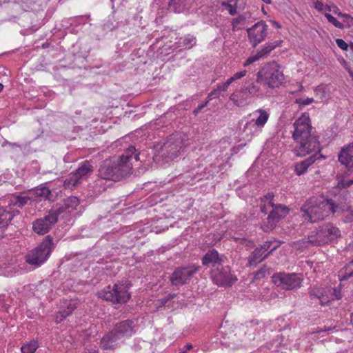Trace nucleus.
<instances>
[{
	"label": "nucleus",
	"instance_id": "f257e3e1",
	"mask_svg": "<svg viewBox=\"0 0 353 353\" xmlns=\"http://www.w3.org/2000/svg\"><path fill=\"white\" fill-rule=\"evenodd\" d=\"M294 127L292 138L297 144L293 150L294 153L298 157H305L312 152L315 153L295 164L294 170L296 174L301 175L312 164L326 157L323 154H319L321 151L319 137L312 131L313 128L308 113L302 114L294 123Z\"/></svg>",
	"mask_w": 353,
	"mask_h": 353
},
{
	"label": "nucleus",
	"instance_id": "f03ea898",
	"mask_svg": "<svg viewBox=\"0 0 353 353\" xmlns=\"http://www.w3.org/2000/svg\"><path fill=\"white\" fill-rule=\"evenodd\" d=\"M136 148L130 145L117 160L105 159L102 161L98 170V176L102 179L119 181L130 175L132 170L130 160L134 157L139 160L140 154H135Z\"/></svg>",
	"mask_w": 353,
	"mask_h": 353
},
{
	"label": "nucleus",
	"instance_id": "7ed1b4c3",
	"mask_svg": "<svg viewBox=\"0 0 353 353\" xmlns=\"http://www.w3.org/2000/svg\"><path fill=\"white\" fill-rule=\"evenodd\" d=\"M329 199L323 195L312 196L301 208L303 217L310 223H316L327 217L333 209Z\"/></svg>",
	"mask_w": 353,
	"mask_h": 353
},
{
	"label": "nucleus",
	"instance_id": "20e7f679",
	"mask_svg": "<svg viewBox=\"0 0 353 353\" xmlns=\"http://www.w3.org/2000/svg\"><path fill=\"white\" fill-rule=\"evenodd\" d=\"M54 248L53 238L48 235L38 246L28 252L25 256L26 262L34 267H39L48 260Z\"/></svg>",
	"mask_w": 353,
	"mask_h": 353
},
{
	"label": "nucleus",
	"instance_id": "39448f33",
	"mask_svg": "<svg viewBox=\"0 0 353 353\" xmlns=\"http://www.w3.org/2000/svg\"><path fill=\"white\" fill-rule=\"evenodd\" d=\"M185 134L176 133L167 137L165 141L157 148L158 156L168 162L177 157L184 146Z\"/></svg>",
	"mask_w": 353,
	"mask_h": 353
},
{
	"label": "nucleus",
	"instance_id": "423d86ee",
	"mask_svg": "<svg viewBox=\"0 0 353 353\" xmlns=\"http://www.w3.org/2000/svg\"><path fill=\"white\" fill-rule=\"evenodd\" d=\"M283 80L284 75L274 61L268 63L257 72L256 82H263L271 88H278Z\"/></svg>",
	"mask_w": 353,
	"mask_h": 353
},
{
	"label": "nucleus",
	"instance_id": "0eeeda50",
	"mask_svg": "<svg viewBox=\"0 0 353 353\" xmlns=\"http://www.w3.org/2000/svg\"><path fill=\"white\" fill-rule=\"evenodd\" d=\"M314 232L308 236V242L313 246L323 245L341 236V231L332 223L319 226Z\"/></svg>",
	"mask_w": 353,
	"mask_h": 353
},
{
	"label": "nucleus",
	"instance_id": "6e6552de",
	"mask_svg": "<svg viewBox=\"0 0 353 353\" xmlns=\"http://www.w3.org/2000/svg\"><path fill=\"white\" fill-rule=\"evenodd\" d=\"M130 285L128 284H114L108 285L103 290L99 292V296L112 303H125L130 300L131 296L128 292Z\"/></svg>",
	"mask_w": 353,
	"mask_h": 353
},
{
	"label": "nucleus",
	"instance_id": "1a4fd4ad",
	"mask_svg": "<svg viewBox=\"0 0 353 353\" xmlns=\"http://www.w3.org/2000/svg\"><path fill=\"white\" fill-rule=\"evenodd\" d=\"M350 194L347 190H342L334 196V199H329L330 204H332V213H345L343 221L345 223L353 221V209H352Z\"/></svg>",
	"mask_w": 353,
	"mask_h": 353
},
{
	"label": "nucleus",
	"instance_id": "9d476101",
	"mask_svg": "<svg viewBox=\"0 0 353 353\" xmlns=\"http://www.w3.org/2000/svg\"><path fill=\"white\" fill-rule=\"evenodd\" d=\"M199 268V266L194 264L176 268L170 276V281L172 285L181 286L188 283Z\"/></svg>",
	"mask_w": 353,
	"mask_h": 353
},
{
	"label": "nucleus",
	"instance_id": "9b49d317",
	"mask_svg": "<svg viewBox=\"0 0 353 353\" xmlns=\"http://www.w3.org/2000/svg\"><path fill=\"white\" fill-rule=\"evenodd\" d=\"M272 279L275 285L281 286L283 289L288 290L299 288L302 282L301 276L295 273L279 272L274 274Z\"/></svg>",
	"mask_w": 353,
	"mask_h": 353
},
{
	"label": "nucleus",
	"instance_id": "f8f14e48",
	"mask_svg": "<svg viewBox=\"0 0 353 353\" xmlns=\"http://www.w3.org/2000/svg\"><path fill=\"white\" fill-rule=\"evenodd\" d=\"M268 206L272 208L268 218L266 227L268 229H274L280 220L284 219L289 213L290 209L284 205H275L273 202L269 201Z\"/></svg>",
	"mask_w": 353,
	"mask_h": 353
},
{
	"label": "nucleus",
	"instance_id": "ddd939ff",
	"mask_svg": "<svg viewBox=\"0 0 353 353\" xmlns=\"http://www.w3.org/2000/svg\"><path fill=\"white\" fill-rule=\"evenodd\" d=\"M250 43L252 47L263 41L268 34V26L263 21H260L251 28H246Z\"/></svg>",
	"mask_w": 353,
	"mask_h": 353
},
{
	"label": "nucleus",
	"instance_id": "4468645a",
	"mask_svg": "<svg viewBox=\"0 0 353 353\" xmlns=\"http://www.w3.org/2000/svg\"><path fill=\"white\" fill-rule=\"evenodd\" d=\"M212 279L213 282L219 286H230L237 280L236 276L231 274L230 268L228 265L213 271Z\"/></svg>",
	"mask_w": 353,
	"mask_h": 353
},
{
	"label": "nucleus",
	"instance_id": "2eb2a0df",
	"mask_svg": "<svg viewBox=\"0 0 353 353\" xmlns=\"http://www.w3.org/2000/svg\"><path fill=\"white\" fill-rule=\"evenodd\" d=\"M226 257L223 254H220L216 250H208L202 257V264L205 267H213L219 268L224 263Z\"/></svg>",
	"mask_w": 353,
	"mask_h": 353
},
{
	"label": "nucleus",
	"instance_id": "dca6fc26",
	"mask_svg": "<svg viewBox=\"0 0 353 353\" xmlns=\"http://www.w3.org/2000/svg\"><path fill=\"white\" fill-rule=\"evenodd\" d=\"M55 224L54 219L47 214L42 218L37 219L32 223V229L35 233L43 235L48 233Z\"/></svg>",
	"mask_w": 353,
	"mask_h": 353
},
{
	"label": "nucleus",
	"instance_id": "f3484780",
	"mask_svg": "<svg viewBox=\"0 0 353 353\" xmlns=\"http://www.w3.org/2000/svg\"><path fill=\"white\" fill-rule=\"evenodd\" d=\"M134 321L130 319L117 323L112 329L121 339L128 338L134 333Z\"/></svg>",
	"mask_w": 353,
	"mask_h": 353
},
{
	"label": "nucleus",
	"instance_id": "a211bd4d",
	"mask_svg": "<svg viewBox=\"0 0 353 353\" xmlns=\"http://www.w3.org/2000/svg\"><path fill=\"white\" fill-rule=\"evenodd\" d=\"M243 77V71H239L235 73L232 77L229 78L225 82L219 83L216 85V88L213 90L208 95V98L211 99L212 97H218L221 91H225L228 90V86L237 79H240Z\"/></svg>",
	"mask_w": 353,
	"mask_h": 353
},
{
	"label": "nucleus",
	"instance_id": "6ab92c4d",
	"mask_svg": "<svg viewBox=\"0 0 353 353\" xmlns=\"http://www.w3.org/2000/svg\"><path fill=\"white\" fill-rule=\"evenodd\" d=\"M120 340L119 336L112 330L103 336L100 345L104 350L114 349L117 346Z\"/></svg>",
	"mask_w": 353,
	"mask_h": 353
},
{
	"label": "nucleus",
	"instance_id": "aec40b11",
	"mask_svg": "<svg viewBox=\"0 0 353 353\" xmlns=\"http://www.w3.org/2000/svg\"><path fill=\"white\" fill-rule=\"evenodd\" d=\"M278 246H276L268 251L265 254L261 252V249L256 248L254 250V251L251 253L250 256L248 258V266H256L258 263L261 262L263 260L266 259L274 250L277 248Z\"/></svg>",
	"mask_w": 353,
	"mask_h": 353
},
{
	"label": "nucleus",
	"instance_id": "412c9836",
	"mask_svg": "<svg viewBox=\"0 0 353 353\" xmlns=\"http://www.w3.org/2000/svg\"><path fill=\"white\" fill-rule=\"evenodd\" d=\"M345 165V170L344 171L343 176L349 177L352 176L351 179L346 180L344 179L339 180L337 188H346L353 184V162L350 163L343 164Z\"/></svg>",
	"mask_w": 353,
	"mask_h": 353
},
{
	"label": "nucleus",
	"instance_id": "4be33fe9",
	"mask_svg": "<svg viewBox=\"0 0 353 353\" xmlns=\"http://www.w3.org/2000/svg\"><path fill=\"white\" fill-rule=\"evenodd\" d=\"M32 200H50L52 196L51 191L46 186L37 188L30 193Z\"/></svg>",
	"mask_w": 353,
	"mask_h": 353
},
{
	"label": "nucleus",
	"instance_id": "5701e85b",
	"mask_svg": "<svg viewBox=\"0 0 353 353\" xmlns=\"http://www.w3.org/2000/svg\"><path fill=\"white\" fill-rule=\"evenodd\" d=\"M353 161V142L343 147L339 154V161L341 164L350 163Z\"/></svg>",
	"mask_w": 353,
	"mask_h": 353
},
{
	"label": "nucleus",
	"instance_id": "b1692460",
	"mask_svg": "<svg viewBox=\"0 0 353 353\" xmlns=\"http://www.w3.org/2000/svg\"><path fill=\"white\" fill-rule=\"evenodd\" d=\"M16 214H19V211L7 210L3 207H0V228L8 226Z\"/></svg>",
	"mask_w": 353,
	"mask_h": 353
},
{
	"label": "nucleus",
	"instance_id": "393cba45",
	"mask_svg": "<svg viewBox=\"0 0 353 353\" xmlns=\"http://www.w3.org/2000/svg\"><path fill=\"white\" fill-rule=\"evenodd\" d=\"M32 198L28 196L12 195L8 201V206L17 207L19 208H23L28 201H31Z\"/></svg>",
	"mask_w": 353,
	"mask_h": 353
},
{
	"label": "nucleus",
	"instance_id": "a878e982",
	"mask_svg": "<svg viewBox=\"0 0 353 353\" xmlns=\"http://www.w3.org/2000/svg\"><path fill=\"white\" fill-rule=\"evenodd\" d=\"M78 302L76 300H71L66 304V308L59 310L57 316V321L61 322L69 316L77 307Z\"/></svg>",
	"mask_w": 353,
	"mask_h": 353
},
{
	"label": "nucleus",
	"instance_id": "bb28decb",
	"mask_svg": "<svg viewBox=\"0 0 353 353\" xmlns=\"http://www.w3.org/2000/svg\"><path fill=\"white\" fill-rule=\"evenodd\" d=\"M94 170V167L89 161H84L82 162L79 168L75 170L76 174L82 180L86 178Z\"/></svg>",
	"mask_w": 353,
	"mask_h": 353
},
{
	"label": "nucleus",
	"instance_id": "cd10ccee",
	"mask_svg": "<svg viewBox=\"0 0 353 353\" xmlns=\"http://www.w3.org/2000/svg\"><path fill=\"white\" fill-rule=\"evenodd\" d=\"M81 183V179L74 172H71L64 181V186L66 188L73 189Z\"/></svg>",
	"mask_w": 353,
	"mask_h": 353
},
{
	"label": "nucleus",
	"instance_id": "c85d7f7f",
	"mask_svg": "<svg viewBox=\"0 0 353 353\" xmlns=\"http://www.w3.org/2000/svg\"><path fill=\"white\" fill-rule=\"evenodd\" d=\"M339 276L341 281H347L353 277V259L339 271Z\"/></svg>",
	"mask_w": 353,
	"mask_h": 353
},
{
	"label": "nucleus",
	"instance_id": "c756f323",
	"mask_svg": "<svg viewBox=\"0 0 353 353\" xmlns=\"http://www.w3.org/2000/svg\"><path fill=\"white\" fill-rule=\"evenodd\" d=\"M283 42L282 40H276L272 42H269L266 43L263 48L258 51L261 58L263 57L267 56L270 52L273 50L276 47L280 46V44Z\"/></svg>",
	"mask_w": 353,
	"mask_h": 353
},
{
	"label": "nucleus",
	"instance_id": "7c9ffc66",
	"mask_svg": "<svg viewBox=\"0 0 353 353\" xmlns=\"http://www.w3.org/2000/svg\"><path fill=\"white\" fill-rule=\"evenodd\" d=\"M65 205L63 203L57 205V206L52 209H51L48 214L49 216L54 219V222L57 223L58 221L59 216L64 212H67L66 208H64Z\"/></svg>",
	"mask_w": 353,
	"mask_h": 353
},
{
	"label": "nucleus",
	"instance_id": "2f4dec72",
	"mask_svg": "<svg viewBox=\"0 0 353 353\" xmlns=\"http://www.w3.org/2000/svg\"><path fill=\"white\" fill-rule=\"evenodd\" d=\"M64 208H66L67 212H71L77 208L79 204V199L77 196H69L63 200Z\"/></svg>",
	"mask_w": 353,
	"mask_h": 353
},
{
	"label": "nucleus",
	"instance_id": "473e14b6",
	"mask_svg": "<svg viewBox=\"0 0 353 353\" xmlns=\"http://www.w3.org/2000/svg\"><path fill=\"white\" fill-rule=\"evenodd\" d=\"M253 278L251 282H254L256 280H260L261 279L265 278L266 276L270 274V268L267 265H263L258 271L252 273Z\"/></svg>",
	"mask_w": 353,
	"mask_h": 353
},
{
	"label": "nucleus",
	"instance_id": "72a5a7b5",
	"mask_svg": "<svg viewBox=\"0 0 353 353\" xmlns=\"http://www.w3.org/2000/svg\"><path fill=\"white\" fill-rule=\"evenodd\" d=\"M185 0H170L169 2V8L176 13H180L184 8Z\"/></svg>",
	"mask_w": 353,
	"mask_h": 353
},
{
	"label": "nucleus",
	"instance_id": "f704fd0d",
	"mask_svg": "<svg viewBox=\"0 0 353 353\" xmlns=\"http://www.w3.org/2000/svg\"><path fill=\"white\" fill-rule=\"evenodd\" d=\"M259 113L260 114L259 117L256 119L255 125H256L259 127H263L267 122L269 117V114L265 110H259Z\"/></svg>",
	"mask_w": 353,
	"mask_h": 353
},
{
	"label": "nucleus",
	"instance_id": "c9c22d12",
	"mask_svg": "<svg viewBox=\"0 0 353 353\" xmlns=\"http://www.w3.org/2000/svg\"><path fill=\"white\" fill-rule=\"evenodd\" d=\"M38 347L36 341H31L21 347L22 353H34Z\"/></svg>",
	"mask_w": 353,
	"mask_h": 353
},
{
	"label": "nucleus",
	"instance_id": "e433bc0d",
	"mask_svg": "<svg viewBox=\"0 0 353 353\" xmlns=\"http://www.w3.org/2000/svg\"><path fill=\"white\" fill-rule=\"evenodd\" d=\"M241 99V89L232 94L230 97V100L236 106H240Z\"/></svg>",
	"mask_w": 353,
	"mask_h": 353
},
{
	"label": "nucleus",
	"instance_id": "4c0bfd02",
	"mask_svg": "<svg viewBox=\"0 0 353 353\" xmlns=\"http://www.w3.org/2000/svg\"><path fill=\"white\" fill-rule=\"evenodd\" d=\"M325 17L327 19V21L331 23L332 25H334L336 28H338L339 29H343L344 25L343 23L339 22L338 20H336L332 14L329 13H325Z\"/></svg>",
	"mask_w": 353,
	"mask_h": 353
},
{
	"label": "nucleus",
	"instance_id": "58836bf2",
	"mask_svg": "<svg viewBox=\"0 0 353 353\" xmlns=\"http://www.w3.org/2000/svg\"><path fill=\"white\" fill-rule=\"evenodd\" d=\"M318 299H319L320 305L324 306L327 305L331 301V300H333L334 299H330L327 295V292L322 290V292H321Z\"/></svg>",
	"mask_w": 353,
	"mask_h": 353
},
{
	"label": "nucleus",
	"instance_id": "ea45409f",
	"mask_svg": "<svg viewBox=\"0 0 353 353\" xmlns=\"http://www.w3.org/2000/svg\"><path fill=\"white\" fill-rule=\"evenodd\" d=\"M195 37L192 35H188L183 41V46L190 48L196 44Z\"/></svg>",
	"mask_w": 353,
	"mask_h": 353
},
{
	"label": "nucleus",
	"instance_id": "a19ab883",
	"mask_svg": "<svg viewBox=\"0 0 353 353\" xmlns=\"http://www.w3.org/2000/svg\"><path fill=\"white\" fill-rule=\"evenodd\" d=\"M221 6L228 10L230 14L234 15L236 13V7L230 4L228 1H223Z\"/></svg>",
	"mask_w": 353,
	"mask_h": 353
},
{
	"label": "nucleus",
	"instance_id": "79ce46f5",
	"mask_svg": "<svg viewBox=\"0 0 353 353\" xmlns=\"http://www.w3.org/2000/svg\"><path fill=\"white\" fill-rule=\"evenodd\" d=\"M261 58L258 52L254 54H252L250 57L247 59V60L244 62V66L248 65L253 62L256 61V60H259Z\"/></svg>",
	"mask_w": 353,
	"mask_h": 353
},
{
	"label": "nucleus",
	"instance_id": "37998d69",
	"mask_svg": "<svg viewBox=\"0 0 353 353\" xmlns=\"http://www.w3.org/2000/svg\"><path fill=\"white\" fill-rule=\"evenodd\" d=\"M314 101V100L313 98L307 97L306 99H302V98L296 99L295 101V103L297 104H299V105H309V104L313 103Z\"/></svg>",
	"mask_w": 353,
	"mask_h": 353
},
{
	"label": "nucleus",
	"instance_id": "c03bdc74",
	"mask_svg": "<svg viewBox=\"0 0 353 353\" xmlns=\"http://www.w3.org/2000/svg\"><path fill=\"white\" fill-rule=\"evenodd\" d=\"M336 43L337 46L343 50H347L348 48V44L343 41L342 39H336Z\"/></svg>",
	"mask_w": 353,
	"mask_h": 353
},
{
	"label": "nucleus",
	"instance_id": "a18cd8bd",
	"mask_svg": "<svg viewBox=\"0 0 353 353\" xmlns=\"http://www.w3.org/2000/svg\"><path fill=\"white\" fill-rule=\"evenodd\" d=\"M342 17L345 19V21L347 23L348 28L353 26V17L350 14L344 13Z\"/></svg>",
	"mask_w": 353,
	"mask_h": 353
},
{
	"label": "nucleus",
	"instance_id": "49530a36",
	"mask_svg": "<svg viewBox=\"0 0 353 353\" xmlns=\"http://www.w3.org/2000/svg\"><path fill=\"white\" fill-rule=\"evenodd\" d=\"M272 244V241H266L263 245H261L259 248L261 249V252L265 254L268 250L270 248V245Z\"/></svg>",
	"mask_w": 353,
	"mask_h": 353
},
{
	"label": "nucleus",
	"instance_id": "de8ad7c7",
	"mask_svg": "<svg viewBox=\"0 0 353 353\" xmlns=\"http://www.w3.org/2000/svg\"><path fill=\"white\" fill-rule=\"evenodd\" d=\"M274 197V194L272 192H269L261 199V203L267 202L268 203L269 201L273 202L272 200Z\"/></svg>",
	"mask_w": 353,
	"mask_h": 353
},
{
	"label": "nucleus",
	"instance_id": "09e8293b",
	"mask_svg": "<svg viewBox=\"0 0 353 353\" xmlns=\"http://www.w3.org/2000/svg\"><path fill=\"white\" fill-rule=\"evenodd\" d=\"M321 292H322V290L319 288H313L310 291V297H316L318 299L321 294Z\"/></svg>",
	"mask_w": 353,
	"mask_h": 353
},
{
	"label": "nucleus",
	"instance_id": "8fccbe9b",
	"mask_svg": "<svg viewBox=\"0 0 353 353\" xmlns=\"http://www.w3.org/2000/svg\"><path fill=\"white\" fill-rule=\"evenodd\" d=\"M208 101H206L205 103L199 105L196 108H195L193 110V114L194 115H197V114L207 105V104L208 103Z\"/></svg>",
	"mask_w": 353,
	"mask_h": 353
},
{
	"label": "nucleus",
	"instance_id": "3c124183",
	"mask_svg": "<svg viewBox=\"0 0 353 353\" xmlns=\"http://www.w3.org/2000/svg\"><path fill=\"white\" fill-rule=\"evenodd\" d=\"M293 244L301 245L304 247H308L309 244L311 245V243L310 242H308V239L307 240L301 239V240L297 241L296 242H294Z\"/></svg>",
	"mask_w": 353,
	"mask_h": 353
},
{
	"label": "nucleus",
	"instance_id": "603ef678",
	"mask_svg": "<svg viewBox=\"0 0 353 353\" xmlns=\"http://www.w3.org/2000/svg\"><path fill=\"white\" fill-rule=\"evenodd\" d=\"M324 6L325 5L320 1H316L314 3V8L320 12H322L324 10Z\"/></svg>",
	"mask_w": 353,
	"mask_h": 353
},
{
	"label": "nucleus",
	"instance_id": "864d4df0",
	"mask_svg": "<svg viewBox=\"0 0 353 353\" xmlns=\"http://www.w3.org/2000/svg\"><path fill=\"white\" fill-rule=\"evenodd\" d=\"M332 12L339 17H342L344 14V13L341 12L340 11L339 8L336 6H333Z\"/></svg>",
	"mask_w": 353,
	"mask_h": 353
},
{
	"label": "nucleus",
	"instance_id": "5fc2aeb1",
	"mask_svg": "<svg viewBox=\"0 0 353 353\" xmlns=\"http://www.w3.org/2000/svg\"><path fill=\"white\" fill-rule=\"evenodd\" d=\"M333 293L332 295L334 296L335 299L336 300H339L341 299V292L337 290L336 288L332 289Z\"/></svg>",
	"mask_w": 353,
	"mask_h": 353
},
{
	"label": "nucleus",
	"instance_id": "6e6d98bb",
	"mask_svg": "<svg viewBox=\"0 0 353 353\" xmlns=\"http://www.w3.org/2000/svg\"><path fill=\"white\" fill-rule=\"evenodd\" d=\"M254 246V243L253 241L247 240L246 239L244 238V247L253 248Z\"/></svg>",
	"mask_w": 353,
	"mask_h": 353
},
{
	"label": "nucleus",
	"instance_id": "4d7b16f0",
	"mask_svg": "<svg viewBox=\"0 0 353 353\" xmlns=\"http://www.w3.org/2000/svg\"><path fill=\"white\" fill-rule=\"evenodd\" d=\"M269 207L268 205V203L266 204L265 203H264L263 204V203H261V205H260V209H261V211L264 213V214H267L268 213V209L267 208Z\"/></svg>",
	"mask_w": 353,
	"mask_h": 353
},
{
	"label": "nucleus",
	"instance_id": "13d9d810",
	"mask_svg": "<svg viewBox=\"0 0 353 353\" xmlns=\"http://www.w3.org/2000/svg\"><path fill=\"white\" fill-rule=\"evenodd\" d=\"M4 143L6 144V145H10V146H11L12 148L17 147V148H20V150L22 149L21 145L17 143H12V142H9V141H5Z\"/></svg>",
	"mask_w": 353,
	"mask_h": 353
},
{
	"label": "nucleus",
	"instance_id": "bf43d9fd",
	"mask_svg": "<svg viewBox=\"0 0 353 353\" xmlns=\"http://www.w3.org/2000/svg\"><path fill=\"white\" fill-rule=\"evenodd\" d=\"M249 90L250 93H252L253 91L251 90H257L258 88L255 85H252L251 88L247 87L246 88H244V93H245V90Z\"/></svg>",
	"mask_w": 353,
	"mask_h": 353
},
{
	"label": "nucleus",
	"instance_id": "052dcab7",
	"mask_svg": "<svg viewBox=\"0 0 353 353\" xmlns=\"http://www.w3.org/2000/svg\"><path fill=\"white\" fill-rule=\"evenodd\" d=\"M270 22L277 28H281V25L274 20H270Z\"/></svg>",
	"mask_w": 353,
	"mask_h": 353
},
{
	"label": "nucleus",
	"instance_id": "680f3d73",
	"mask_svg": "<svg viewBox=\"0 0 353 353\" xmlns=\"http://www.w3.org/2000/svg\"><path fill=\"white\" fill-rule=\"evenodd\" d=\"M160 301L163 305H165L169 301L168 296L162 298Z\"/></svg>",
	"mask_w": 353,
	"mask_h": 353
},
{
	"label": "nucleus",
	"instance_id": "e2e57ef3",
	"mask_svg": "<svg viewBox=\"0 0 353 353\" xmlns=\"http://www.w3.org/2000/svg\"><path fill=\"white\" fill-rule=\"evenodd\" d=\"M250 17H251V13L250 12H244V21H245L247 18Z\"/></svg>",
	"mask_w": 353,
	"mask_h": 353
},
{
	"label": "nucleus",
	"instance_id": "0e129e2a",
	"mask_svg": "<svg viewBox=\"0 0 353 353\" xmlns=\"http://www.w3.org/2000/svg\"><path fill=\"white\" fill-rule=\"evenodd\" d=\"M167 296L168 298V300L170 301V300L173 299L174 297H176V294H170Z\"/></svg>",
	"mask_w": 353,
	"mask_h": 353
},
{
	"label": "nucleus",
	"instance_id": "69168bd1",
	"mask_svg": "<svg viewBox=\"0 0 353 353\" xmlns=\"http://www.w3.org/2000/svg\"><path fill=\"white\" fill-rule=\"evenodd\" d=\"M324 10L328 11V12H331L332 11V8H331V6H328V5H325L324 6Z\"/></svg>",
	"mask_w": 353,
	"mask_h": 353
},
{
	"label": "nucleus",
	"instance_id": "338daca9",
	"mask_svg": "<svg viewBox=\"0 0 353 353\" xmlns=\"http://www.w3.org/2000/svg\"><path fill=\"white\" fill-rule=\"evenodd\" d=\"M346 69L347 70V72L350 74V76L352 78V80L353 81V72L348 68L346 67Z\"/></svg>",
	"mask_w": 353,
	"mask_h": 353
},
{
	"label": "nucleus",
	"instance_id": "774afa93",
	"mask_svg": "<svg viewBox=\"0 0 353 353\" xmlns=\"http://www.w3.org/2000/svg\"><path fill=\"white\" fill-rule=\"evenodd\" d=\"M185 349H186V350H190L192 349V344H190V343H188V344L185 345Z\"/></svg>",
	"mask_w": 353,
	"mask_h": 353
}]
</instances>
